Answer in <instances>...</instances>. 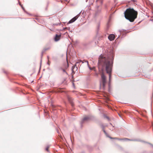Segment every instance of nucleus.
<instances>
[{"label":"nucleus","instance_id":"obj_1","mask_svg":"<svg viewBox=\"0 0 153 153\" xmlns=\"http://www.w3.org/2000/svg\"><path fill=\"white\" fill-rule=\"evenodd\" d=\"M113 63L111 58L105 57L102 55L100 56L98 62L99 67L101 68L102 70L105 69V70L106 72L109 74L110 81L111 76V72Z\"/></svg>","mask_w":153,"mask_h":153},{"label":"nucleus","instance_id":"obj_2","mask_svg":"<svg viewBox=\"0 0 153 153\" xmlns=\"http://www.w3.org/2000/svg\"><path fill=\"white\" fill-rule=\"evenodd\" d=\"M137 12L133 8L127 9L124 12L125 18L131 22H133L137 18Z\"/></svg>","mask_w":153,"mask_h":153},{"label":"nucleus","instance_id":"obj_3","mask_svg":"<svg viewBox=\"0 0 153 153\" xmlns=\"http://www.w3.org/2000/svg\"><path fill=\"white\" fill-rule=\"evenodd\" d=\"M101 81L100 82V85L101 87L104 88L106 84V77L103 73L101 75Z\"/></svg>","mask_w":153,"mask_h":153},{"label":"nucleus","instance_id":"obj_4","mask_svg":"<svg viewBox=\"0 0 153 153\" xmlns=\"http://www.w3.org/2000/svg\"><path fill=\"white\" fill-rule=\"evenodd\" d=\"M108 39L110 41H112L114 40L115 36L113 34H111L108 36Z\"/></svg>","mask_w":153,"mask_h":153},{"label":"nucleus","instance_id":"obj_5","mask_svg":"<svg viewBox=\"0 0 153 153\" xmlns=\"http://www.w3.org/2000/svg\"><path fill=\"white\" fill-rule=\"evenodd\" d=\"M110 138L111 139H116V140H125V141H127V140H130L127 138H122V139H120V138H117V137H114V138H112V137H110Z\"/></svg>","mask_w":153,"mask_h":153},{"label":"nucleus","instance_id":"obj_6","mask_svg":"<svg viewBox=\"0 0 153 153\" xmlns=\"http://www.w3.org/2000/svg\"><path fill=\"white\" fill-rule=\"evenodd\" d=\"M61 36V35L56 34L54 38L55 41H59L60 39Z\"/></svg>","mask_w":153,"mask_h":153},{"label":"nucleus","instance_id":"obj_7","mask_svg":"<svg viewBox=\"0 0 153 153\" xmlns=\"http://www.w3.org/2000/svg\"><path fill=\"white\" fill-rule=\"evenodd\" d=\"M103 0H96V2L98 6L97 7H99L100 5H101L102 3Z\"/></svg>","mask_w":153,"mask_h":153},{"label":"nucleus","instance_id":"obj_8","mask_svg":"<svg viewBox=\"0 0 153 153\" xmlns=\"http://www.w3.org/2000/svg\"><path fill=\"white\" fill-rule=\"evenodd\" d=\"M76 16H75L71 20H70L68 22V23H71L74 22L76 19Z\"/></svg>","mask_w":153,"mask_h":153},{"label":"nucleus","instance_id":"obj_9","mask_svg":"<svg viewBox=\"0 0 153 153\" xmlns=\"http://www.w3.org/2000/svg\"><path fill=\"white\" fill-rule=\"evenodd\" d=\"M68 99L69 102L71 103L72 106H73V100H72V99L71 98L68 97Z\"/></svg>","mask_w":153,"mask_h":153},{"label":"nucleus","instance_id":"obj_10","mask_svg":"<svg viewBox=\"0 0 153 153\" xmlns=\"http://www.w3.org/2000/svg\"><path fill=\"white\" fill-rule=\"evenodd\" d=\"M90 117L88 116H86L84 118L83 120V121H88L90 120Z\"/></svg>","mask_w":153,"mask_h":153},{"label":"nucleus","instance_id":"obj_11","mask_svg":"<svg viewBox=\"0 0 153 153\" xmlns=\"http://www.w3.org/2000/svg\"><path fill=\"white\" fill-rule=\"evenodd\" d=\"M48 149H49V147H48V146L46 148V150L47 151H48Z\"/></svg>","mask_w":153,"mask_h":153},{"label":"nucleus","instance_id":"obj_12","mask_svg":"<svg viewBox=\"0 0 153 153\" xmlns=\"http://www.w3.org/2000/svg\"><path fill=\"white\" fill-rule=\"evenodd\" d=\"M73 85L74 86V87L75 88V85H74V83L73 82Z\"/></svg>","mask_w":153,"mask_h":153},{"label":"nucleus","instance_id":"obj_13","mask_svg":"<svg viewBox=\"0 0 153 153\" xmlns=\"http://www.w3.org/2000/svg\"><path fill=\"white\" fill-rule=\"evenodd\" d=\"M103 131H104V132L105 133V130H103Z\"/></svg>","mask_w":153,"mask_h":153},{"label":"nucleus","instance_id":"obj_14","mask_svg":"<svg viewBox=\"0 0 153 153\" xmlns=\"http://www.w3.org/2000/svg\"><path fill=\"white\" fill-rule=\"evenodd\" d=\"M67 59H68V58H67V62H68Z\"/></svg>","mask_w":153,"mask_h":153},{"label":"nucleus","instance_id":"obj_15","mask_svg":"<svg viewBox=\"0 0 153 153\" xmlns=\"http://www.w3.org/2000/svg\"><path fill=\"white\" fill-rule=\"evenodd\" d=\"M20 5H21V4H20ZM21 7H22V6H21Z\"/></svg>","mask_w":153,"mask_h":153}]
</instances>
